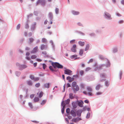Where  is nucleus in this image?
<instances>
[{"label":"nucleus","instance_id":"1","mask_svg":"<svg viewBox=\"0 0 124 124\" xmlns=\"http://www.w3.org/2000/svg\"><path fill=\"white\" fill-rule=\"evenodd\" d=\"M52 64L54 69L56 67L59 69H62L63 68L62 65L57 62H52Z\"/></svg>","mask_w":124,"mask_h":124},{"label":"nucleus","instance_id":"2","mask_svg":"<svg viewBox=\"0 0 124 124\" xmlns=\"http://www.w3.org/2000/svg\"><path fill=\"white\" fill-rule=\"evenodd\" d=\"M45 3V0H38L36 2V4L37 6L40 4L44 5Z\"/></svg>","mask_w":124,"mask_h":124},{"label":"nucleus","instance_id":"3","mask_svg":"<svg viewBox=\"0 0 124 124\" xmlns=\"http://www.w3.org/2000/svg\"><path fill=\"white\" fill-rule=\"evenodd\" d=\"M81 120V119L79 117H77L75 118H73L71 120L72 122H74L75 123H77L78 121Z\"/></svg>","mask_w":124,"mask_h":124},{"label":"nucleus","instance_id":"4","mask_svg":"<svg viewBox=\"0 0 124 124\" xmlns=\"http://www.w3.org/2000/svg\"><path fill=\"white\" fill-rule=\"evenodd\" d=\"M100 77L101 79V80L100 81L101 82H103L105 80V79H103L102 78H104L106 77V75L104 73H102L101 74Z\"/></svg>","mask_w":124,"mask_h":124},{"label":"nucleus","instance_id":"5","mask_svg":"<svg viewBox=\"0 0 124 124\" xmlns=\"http://www.w3.org/2000/svg\"><path fill=\"white\" fill-rule=\"evenodd\" d=\"M76 45L75 44L74 45L72 46V47L71 49V51L73 52H76Z\"/></svg>","mask_w":124,"mask_h":124},{"label":"nucleus","instance_id":"6","mask_svg":"<svg viewBox=\"0 0 124 124\" xmlns=\"http://www.w3.org/2000/svg\"><path fill=\"white\" fill-rule=\"evenodd\" d=\"M72 71L70 70L67 69L65 70L64 71V73L69 75H70Z\"/></svg>","mask_w":124,"mask_h":124},{"label":"nucleus","instance_id":"7","mask_svg":"<svg viewBox=\"0 0 124 124\" xmlns=\"http://www.w3.org/2000/svg\"><path fill=\"white\" fill-rule=\"evenodd\" d=\"M38 48V47L37 46H36L34 48L33 50L31 51V53H36L37 51Z\"/></svg>","mask_w":124,"mask_h":124},{"label":"nucleus","instance_id":"8","mask_svg":"<svg viewBox=\"0 0 124 124\" xmlns=\"http://www.w3.org/2000/svg\"><path fill=\"white\" fill-rule=\"evenodd\" d=\"M70 114L73 117H75L76 116V112L73 110L71 111Z\"/></svg>","mask_w":124,"mask_h":124},{"label":"nucleus","instance_id":"9","mask_svg":"<svg viewBox=\"0 0 124 124\" xmlns=\"http://www.w3.org/2000/svg\"><path fill=\"white\" fill-rule=\"evenodd\" d=\"M82 111V110L81 109L78 110L77 112V116H81V113Z\"/></svg>","mask_w":124,"mask_h":124},{"label":"nucleus","instance_id":"10","mask_svg":"<svg viewBox=\"0 0 124 124\" xmlns=\"http://www.w3.org/2000/svg\"><path fill=\"white\" fill-rule=\"evenodd\" d=\"M40 48L42 50H43L45 49H46L47 48V46L46 45L42 44L41 45Z\"/></svg>","mask_w":124,"mask_h":124},{"label":"nucleus","instance_id":"11","mask_svg":"<svg viewBox=\"0 0 124 124\" xmlns=\"http://www.w3.org/2000/svg\"><path fill=\"white\" fill-rule=\"evenodd\" d=\"M27 66L25 65H21L19 66L20 69V70H22L27 68Z\"/></svg>","mask_w":124,"mask_h":124},{"label":"nucleus","instance_id":"12","mask_svg":"<svg viewBox=\"0 0 124 124\" xmlns=\"http://www.w3.org/2000/svg\"><path fill=\"white\" fill-rule=\"evenodd\" d=\"M105 16H106L107 18H110L111 15L109 14L107 12H105Z\"/></svg>","mask_w":124,"mask_h":124},{"label":"nucleus","instance_id":"13","mask_svg":"<svg viewBox=\"0 0 124 124\" xmlns=\"http://www.w3.org/2000/svg\"><path fill=\"white\" fill-rule=\"evenodd\" d=\"M78 44L80 46H83L85 45V42H82L81 41H80L78 42Z\"/></svg>","mask_w":124,"mask_h":124},{"label":"nucleus","instance_id":"14","mask_svg":"<svg viewBox=\"0 0 124 124\" xmlns=\"http://www.w3.org/2000/svg\"><path fill=\"white\" fill-rule=\"evenodd\" d=\"M87 90L89 92H91L92 90V88L90 86H88L87 87Z\"/></svg>","mask_w":124,"mask_h":124},{"label":"nucleus","instance_id":"15","mask_svg":"<svg viewBox=\"0 0 124 124\" xmlns=\"http://www.w3.org/2000/svg\"><path fill=\"white\" fill-rule=\"evenodd\" d=\"M101 86L100 84H98L96 86V89L97 90H99Z\"/></svg>","mask_w":124,"mask_h":124},{"label":"nucleus","instance_id":"16","mask_svg":"<svg viewBox=\"0 0 124 124\" xmlns=\"http://www.w3.org/2000/svg\"><path fill=\"white\" fill-rule=\"evenodd\" d=\"M35 102H38L39 100V99L38 97H35L33 100Z\"/></svg>","mask_w":124,"mask_h":124},{"label":"nucleus","instance_id":"17","mask_svg":"<svg viewBox=\"0 0 124 124\" xmlns=\"http://www.w3.org/2000/svg\"><path fill=\"white\" fill-rule=\"evenodd\" d=\"M103 65H100L98 67H97L95 69V70H100L101 69L102 67L103 66Z\"/></svg>","mask_w":124,"mask_h":124},{"label":"nucleus","instance_id":"18","mask_svg":"<svg viewBox=\"0 0 124 124\" xmlns=\"http://www.w3.org/2000/svg\"><path fill=\"white\" fill-rule=\"evenodd\" d=\"M72 13L74 15H78V14L79 13V12L75 11L74 10H73L72 11Z\"/></svg>","mask_w":124,"mask_h":124},{"label":"nucleus","instance_id":"19","mask_svg":"<svg viewBox=\"0 0 124 124\" xmlns=\"http://www.w3.org/2000/svg\"><path fill=\"white\" fill-rule=\"evenodd\" d=\"M49 83H46L44 84V86L45 88H48L49 87Z\"/></svg>","mask_w":124,"mask_h":124},{"label":"nucleus","instance_id":"20","mask_svg":"<svg viewBox=\"0 0 124 124\" xmlns=\"http://www.w3.org/2000/svg\"><path fill=\"white\" fill-rule=\"evenodd\" d=\"M46 100H43L40 103L41 105H44L46 103Z\"/></svg>","mask_w":124,"mask_h":124},{"label":"nucleus","instance_id":"21","mask_svg":"<svg viewBox=\"0 0 124 124\" xmlns=\"http://www.w3.org/2000/svg\"><path fill=\"white\" fill-rule=\"evenodd\" d=\"M84 50L83 49H81L80 50L79 54L80 55L82 56Z\"/></svg>","mask_w":124,"mask_h":124},{"label":"nucleus","instance_id":"22","mask_svg":"<svg viewBox=\"0 0 124 124\" xmlns=\"http://www.w3.org/2000/svg\"><path fill=\"white\" fill-rule=\"evenodd\" d=\"M27 84L31 86L32 85V83L31 80H29L27 81Z\"/></svg>","mask_w":124,"mask_h":124},{"label":"nucleus","instance_id":"23","mask_svg":"<svg viewBox=\"0 0 124 124\" xmlns=\"http://www.w3.org/2000/svg\"><path fill=\"white\" fill-rule=\"evenodd\" d=\"M75 87V89H74V90L75 91V90L76 91H78L79 90V88L78 86V85H77Z\"/></svg>","mask_w":124,"mask_h":124},{"label":"nucleus","instance_id":"24","mask_svg":"<svg viewBox=\"0 0 124 124\" xmlns=\"http://www.w3.org/2000/svg\"><path fill=\"white\" fill-rule=\"evenodd\" d=\"M69 98L71 99H72L74 98L73 96V94L72 93H70L69 94Z\"/></svg>","mask_w":124,"mask_h":124},{"label":"nucleus","instance_id":"25","mask_svg":"<svg viewBox=\"0 0 124 124\" xmlns=\"http://www.w3.org/2000/svg\"><path fill=\"white\" fill-rule=\"evenodd\" d=\"M89 44H87L86 45V47L85 49V51H86L88 50L89 47Z\"/></svg>","mask_w":124,"mask_h":124},{"label":"nucleus","instance_id":"26","mask_svg":"<svg viewBox=\"0 0 124 124\" xmlns=\"http://www.w3.org/2000/svg\"><path fill=\"white\" fill-rule=\"evenodd\" d=\"M43 95V93L41 91L40 92L39 95V98L41 97Z\"/></svg>","mask_w":124,"mask_h":124},{"label":"nucleus","instance_id":"27","mask_svg":"<svg viewBox=\"0 0 124 124\" xmlns=\"http://www.w3.org/2000/svg\"><path fill=\"white\" fill-rule=\"evenodd\" d=\"M34 39L32 38H31L29 39V40L30 41V43H31L33 42L34 41Z\"/></svg>","mask_w":124,"mask_h":124},{"label":"nucleus","instance_id":"28","mask_svg":"<svg viewBox=\"0 0 124 124\" xmlns=\"http://www.w3.org/2000/svg\"><path fill=\"white\" fill-rule=\"evenodd\" d=\"M76 84L77 83L75 82H73L72 83V86L73 87H75L77 85H76Z\"/></svg>","mask_w":124,"mask_h":124},{"label":"nucleus","instance_id":"29","mask_svg":"<svg viewBox=\"0 0 124 124\" xmlns=\"http://www.w3.org/2000/svg\"><path fill=\"white\" fill-rule=\"evenodd\" d=\"M49 16L51 19L52 20L53 18V15L52 13H50L49 14Z\"/></svg>","mask_w":124,"mask_h":124},{"label":"nucleus","instance_id":"30","mask_svg":"<svg viewBox=\"0 0 124 124\" xmlns=\"http://www.w3.org/2000/svg\"><path fill=\"white\" fill-rule=\"evenodd\" d=\"M42 41L43 43H45L47 42V40L46 39L43 38L42 39Z\"/></svg>","mask_w":124,"mask_h":124},{"label":"nucleus","instance_id":"31","mask_svg":"<svg viewBox=\"0 0 124 124\" xmlns=\"http://www.w3.org/2000/svg\"><path fill=\"white\" fill-rule=\"evenodd\" d=\"M70 101V100L69 99H68L65 101V103L66 104H68L69 103Z\"/></svg>","mask_w":124,"mask_h":124},{"label":"nucleus","instance_id":"32","mask_svg":"<svg viewBox=\"0 0 124 124\" xmlns=\"http://www.w3.org/2000/svg\"><path fill=\"white\" fill-rule=\"evenodd\" d=\"M37 57L36 55H33L31 56V58L32 59H34L36 58Z\"/></svg>","mask_w":124,"mask_h":124},{"label":"nucleus","instance_id":"33","mask_svg":"<svg viewBox=\"0 0 124 124\" xmlns=\"http://www.w3.org/2000/svg\"><path fill=\"white\" fill-rule=\"evenodd\" d=\"M102 93L101 92H97L96 93V95H101V94H102Z\"/></svg>","mask_w":124,"mask_h":124},{"label":"nucleus","instance_id":"34","mask_svg":"<svg viewBox=\"0 0 124 124\" xmlns=\"http://www.w3.org/2000/svg\"><path fill=\"white\" fill-rule=\"evenodd\" d=\"M79 73L81 76H82L84 73V71L83 70H81L79 72Z\"/></svg>","mask_w":124,"mask_h":124},{"label":"nucleus","instance_id":"35","mask_svg":"<svg viewBox=\"0 0 124 124\" xmlns=\"http://www.w3.org/2000/svg\"><path fill=\"white\" fill-rule=\"evenodd\" d=\"M77 57V55H74L71 56L70 57V58L71 59H73Z\"/></svg>","mask_w":124,"mask_h":124},{"label":"nucleus","instance_id":"36","mask_svg":"<svg viewBox=\"0 0 124 124\" xmlns=\"http://www.w3.org/2000/svg\"><path fill=\"white\" fill-rule=\"evenodd\" d=\"M49 68L52 71H55V70L53 69V67L51 66H50L49 67Z\"/></svg>","mask_w":124,"mask_h":124},{"label":"nucleus","instance_id":"37","mask_svg":"<svg viewBox=\"0 0 124 124\" xmlns=\"http://www.w3.org/2000/svg\"><path fill=\"white\" fill-rule=\"evenodd\" d=\"M80 87L81 88L83 89L84 88L85 86L84 84H81L80 85Z\"/></svg>","mask_w":124,"mask_h":124},{"label":"nucleus","instance_id":"38","mask_svg":"<svg viewBox=\"0 0 124 124\" xmlns=\"http://www.w3.org/2000/svg\"><path fill=\"white\" fill-rule=\"evenodd\" d=\"M78 105L79 106L81 107H82L83 106V105L82 103L81 102H79L78 103Z\"/></svg>","mask_w":124,"mask_h":124},{"label":"nucleus","instance_id":"39","mask_svg":"<svg viewBox=\"0 0 124 124\" xmlns=\"http://www.w3.org/2000/svg\"><path fill=\"white\" fill-rule=\"evenodd\" d=\"M74 80V78H70V80H69V82H71L73 81Z\"/></svg>","mask_w":124,"mask_h":124},{"label":"nucleus","instance_id":"40","mask_svg":"<svg viewBox=\"0 0 124 124\" xmlns=\"http://www.w3.org/2000/svg\"><path fill=\"white\" fill-rule=\"evenodd\" d=\"M64 101L62 102L61 103V105L63 106V107H65L66 104H65V103H64Z\"/></svg>","mask_w":124,"mask_h":124},{"label":"nucleus","instance_id":"41","mask_svg":"<svg viewBox=\"0 0 124 124\" xmlns=\"http://www.w3.org/2000/svg\"><path fill=\"white\" fill-rule=\"evenodd\" d=\"M91 69V68L90 67L87 68H86L85 71H87Z\"/></svg>","mask_w":124,"mask_h":124},{"label":"nucleus","instance_id":"42","mask_svg":"<svg viewBox=\"0 0 124 124\" xmlns=\"http://www.w3.org/2000/svg\"><path fill=\"white\" fill-rule=\"evenodd\" d=\"M70 111V109L69 108H68L66 109V112L68 114L69 113Z\"/></svg>","mask_w":124,"mask_h":124},{"label":"nucleus","instance_id":"43","mask_svg":"<svg viewBox=\"0 0 124 124\" xmlns=\"http://www.w3.org/2000/svg\"><path fill=\"white\" fill-rule=\"evenodd\" d=\"M29 105L30 108H33L32 105V103H31L29 102Z\"/></svg>","mask_w":124,"mask_h":124},{"label":"nucleus","instance_id":"44","mask_svg":"<svg viewBox=\"0 0 124 124\" xmlns=\"http://www.w3.org/2000/svg\"><path fill=\"white\" fill-rule=\"evenodd\" d=\"M90 113H87V116H86V118H88L90 116Z\"/></svg>","mask_w":124,"mask_h":124},{"label":"nucleus","instance_id":"45","mask_svg":"<svg viewBox=\"0 0 124 124\" xmlns=\"http://www.w3.org/2000/svg\"><path fill=\"white\" fill-rule=\"evenodd\" d=\"M93 59H91L89 60L88 62V63H90L92 62L93 61Z\"/></svg>","mask_w":124,"mask_h":124},{"label":"nucleus","instance_id":"46","mask_svg":"<svg viewBox=\"0 0 124 124\" xmlns=\"http://www.w3.org/2000/svg\"><path fill=\"white\" fill-rule=\"evenodd\" d=\"M40 84L38 83L36 84L35 86L36 87H39L40 86Z\"/></svg>","mask_w":124,"mask_h":124},{"label":"nucleus","instance_id":"47","mask_svg":"<svg viewBox=\"0 0 124 124\" xmlns=\"http://www.w3.org/2000/svg\"><path fill=\"white\" fill-rule=\"evenodd\" d=\"M25 28L26 29H28L29 28V26L28 24L27 23H26L25 25Z\"/></svg>","mask_w":124,"mask_h":124},{"label":"nucleus","instance_id":"48","mask_svg":"<svg viewBox=\"0 0 124 124\" xmlns=\"http://www.w3.org/2000/svg\"><path fill=\"white\" fill-rule=\"evenodd\" d=\"M20 26H21L20 24H18L17 25V26L16 28H17V29H19L20 27Z\"/></svg>","mask_w":124,"mask_h":124},{"label":"nucleus","instance_id":"49","mask_svg":"<svg viewBox=\"0 0 124 124\" xmlns=\"http://www.w3.org/2000/svg\"><path fill=\"white\" fill-rule=\"evenodd\" d=\"M46 66L45 64H43V69H45L46 68Z\"/></svg>","mask_w":124,"mask_h":124},{"label":"nucleus","instance_id":"50","mask_svg":"<svg viewBox=\"0 0 124 124\" xmlns=\"http://www.w3.org/2000/svg\"><path fill=\"white\" fill-rule=\"evenodd\" d=\"M55 11L56 14H58L59 12L58 9V8H56L55 10Z\"/></svg>","mask_w":124,"mask_h":124},{"label":"nucleus","instance_id":"51","mask_svg":"<svg viewBox=\"0 0 124 124\" xmlns=\"http://www.w3.org/2000/svg\"><path fill=\"white\" fill-rule=\"evenodd\" d=\"M65 107H63L62 109V114H63L64 112V109Z\"/></svg>","mask_w":124,"mask_h":124},{"label":"nucleus","instance_id":"52","mask_svg":"<svg viewBox=\"0 0 124 124\" xmlns=\"http://www.w3.org/2000/svg\"><path fill=\"white\" fill-rule=\"evenodd\" d=\"M117 51V49L116 48H114L113 50V52L114 53H115Z\"/></svg>","mask_w":124,"mask_h":124},{"label":"nucleus","instance_id":"53","mask_svg":"<svg viewBox=\"0 0 124 124\" xmlns=\"http://www.w3.org/2000/svg\"><path fill=\"white\" fill-rule=\"evenodd\" d=\"M30 78L32 80H33L34 79V77L32 75H31L30 77Z\"/></svg>","mask_w":124,"mask_h":124},{"label":"nucleus","instance_id":"54","mask_svg":"<svg viewBox=\"0 0 124 124\" xmlns=\"http://www.w3.org/2000/svg\"><path fill=\"white\" fill-rule=\"evenodd\" d=\"M34 94H32L30 95V97L31 99H32L34 97Z\"/></svg>","mask_w":124,"mask_h":124},{"label":"nucleus","instance_id":"55","mask_svg":"<svg viewBox=\"0 0 124 124\" xmlns=\"http://www.w3.org/2000/svg\"><path fill=\"white\" fill-rule=\"evenodd\" d=\"M34 13L35 15L36 16H37L38 15V12L36 11L34 12Z\"/></svg>","mask_w":124,"mask_h":124},{"label":"nucleus","instance_id":"56","mask_svg":"<svg viewBox=\"0 0 124 124\" xmlns=\"http://www.w3.org/2000/svg\"><path fill=\"white\" fill-rule=\"evenodd\" d=\"M105 85L107 86H108V85L109 83L108 81H106L105 82Z\"/></svg>","mask_w":124,"mask_h":124},{"label":"nucleus","instance_id":"57","mask_svg":"<svg viewBox=\"0 0 124 124\" xmlns=\"http://www.w3.org/2000/svg\"><path fill=\"white\" fill-rule=\"evenodd\" d=\"M16 74L17 76H18L20 75V73L19 72H16Z\"/></svg>","mask_w":124,"mask_h":124},{"label":"nucleus","instance_id":"58","mask_svg":"<svg viewBox=\"0 0 124 124\" xmlns=\"http://www.w3.org/2000/svg\"><path fill=\"white\" fill-rule=\"evenodd\" d=\"M75 40H71L70 41V43H71L72 44L75 42Z\"/></svg>","mask_w":124,"mask_h":124},{"label":"nucleus","instance_id":"59","mask_svg":"<svg viewBox=\"0 0 124 124\" xmlns=\"http://www.w3.org/2000/svg\"><path fill=\"white\" fill-rule=\"evenodd\" d=\"M36 60L37 61L39 62H41L42 61V60L40 59H37Z\"/></svg>","mask_w":124,"mask_h":124},{"label":"nucleus","instance_id":"60","mask_svg":"<svg viewBox=\"0 0 124 124\" xmlns=\"http://www.w3.org/2000/svg\"><path fill=\"white\" fill-rule=\"evenodd\" d=\"M119 23H123V20H120L119 21Z\"/></svg>","mask_w":124,"mask_h":124},{"label":"nucleus","instance_id":"61","mask_svg":"<svg viewBox=\"0 0 124 124\" xmlns=\"http://www.w3.org/2000/svg\"><path fill=\"white\" fill-rule=\"evenodd\" d=\"M88 94L90 96H92V94L91 92H89Z\"/></svg>","mask_w":124,"mask_h":124},{"label":"nucleus","instance_id":"62","mask_svg":"<svg viewBox=\"0 0 124 124\" xmlns=\"http://www.w3.org/2000/svg\"><path fill=\"white\" fill-rule=\"evenodd\" d=\"M37 63L36 62L34 63H33V65L34 67H36L37 65Z\"/></svg>","mask_w":124,"mask_h":124},{"label":"nucleus","instance_id":"63","mask_svg":"<svg viewBox=\"0 0 124 124\" xmlns=\"http://www.w3.org/2000/svg\"><path fill=\"white\" fill-rule=\"evenodd\" d=\"M42 54H43L46 55V54L47 53L46 52H42Z\"/></svg>","mask_w":124,"mask_h":124},{"label":"nucleus","instance_id":"64","mask_svg":"<svg viewBox=\"0 0 124 124\" xmlns=\"http://www.w3.org/2000/svg\"><path fill=\"white\" fill-rule=\"evenodd\" d=\"M116 15L119 16H121V15L118 13H117L116 14Z\"/></svg>","mask_w":124,"mask_h":124}]
</instances>
